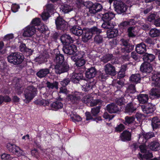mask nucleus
Returning a JSON list of instances; mask_svg holds the SVG:
<instances>
[{
	"label": "nucleus",
	"mask_w": 160,
	"mask_h": 160,
	"mask_svg": "<svg viewBox=\"0 0 160 160\" xmlns=\"http://www.w3.org/2000/svg\"><path fill=\"white\" fill-rule=\"evenodd\" d=\"M151 126L153 130L155 131L160 128V119L158 116L151 118Z\"/></svg>",
	"instance_id": "aec40b11"
},
{
	"label": "nucleus",
	"mask_w": 160,
	"mask_h": 160,
	"mask_svg": "<svg viewBox=\"0 0 160 160\" xmlns=\"http://www.w3.org/2000/svg\"><path fill=\"white\" fill-rule=\"evenodd\" d=\"M114 86L117 88L118 90H120L124 86V82L120 79L117 80L113 83Z\"/></svg>",
	"instance_id": "5fc2aeb1"
},
{
	"label": "nucleus",
	"mask_w": 160,
	"mask_h": 160,
	"mask_svg": "<svg viewBox=\"0 0 160 160\" xmlns=\"http://www.w3.org/2000/svg\"><path fill=\"white\" fill-rule=\"evenodd\" d=\"M150 94L151 98L156 99L160 98V89L156 88H152L151 90Z\"/></svg>",
	"instance_id": "2f4dec72"
},
{
	"label": "nucleus",
	"mask_w": 160,
	"mask_h": 160,
	"mask_svg": "<svg viewBox=\"0 0 160 160\" xmlns=\"http://www.w3.org/2000/svg\"><path fill=\"white\" fill-rule=\"evenodd\" d=\"M135 20L131 19L127 21H124L121 22L118 25L119 28L122 32L126 30L129 26H132L135 24Z\"/></svg>",
	"instance_id": "f8f14e48"
},
{
	"label": "nucleus",
	"mask_w": 160,
	"mask_h": 160,
	"mask_svg": "<svg viewBox=\"0 0 160 160\" xmlns=\"http://www.w3.org/2000/svg\"><path fill=\"white\" fill-rule=\"evenodd\" d=\"M155 56L151 53H145L143 55L142 59L144 62L150 63L153 62L155 59Z\"/></svg>",
	"instance_id": "7c9ffc66"
},
{
	"label": "nucleus",
	"mask_w": 160,
	"mask_h": 160,
	"mask_svg": "<svg viewBox=\"0 0 160 160\" xmlns=\"http://www.w3.org/2000/svg\"><path fill=\"white\" fill-rule=\"evenodd\" d=\"M69 69V65L66 62H62V64H55L54 65V71L55 73L57 74L67 72Z\"/></svg>",
	"instance_id": "39448f33"
},
{
	"label": "nucleus",
	"mask_w": 160,
	"mask_h": 160,
	"mask_svg": "<svg viewBox=\"0 0 160 160\" xmlns=\"http://www.w3.org/2000/svg\"><path fill=\"white\" fill-rule=\"evenodd\" d=\"M126 68V65H123L121 67L120 71L118 72L117 76L118 78L120 79L121 78H122L125 77Z\"/></svg>",
	"instance_id": "de8ad7c7"
},
{
	"label": "nucleus",
	"mask_w": 160,
	"mask_h": 160,
	"mask_svg": "<svg viewBox=\"0 0 160 160\" xmlns=\"http://www.w3.org/2000/svg\"><path fill=\"white\" fill-rule=\"evenodd\" d=\"M141 107L143 112L147 114L152 113L156 109L155 105L150 103L142 105Z\"/></svg>",
	"instance_id": "1a4fd4ad"
},
{
	"label": "nucleus",
	"mask_w": 160,
	"mask_h": 160,
	"mask_svg": "<svg viewBox=\"0 0 160 160\" xmlns=\"http://www.w3.org/2000/svg\"><path fill=\"white\" fill-rule=\"evenodd\" d=\"M101 19L102 21L111 22V20L115 17V14L112 12L105 11L101 13Z\"/></svg>",
	"instance_id": "9b49d317"
},
{
	"label": "nucleus",
	"mask_w": 160,
	"mask_h": 160,
	"mask_svg": "<svg viewBox=\"0 0 160 160\" xmlns=\"http://www.w3.org/2000/svg\"><path fill=\"white\" fill-rule=\"evenodd\" d=\"M136 91L135 85L132 84L129 85L125 91V92L128 94L127 96V98H128L129 97L130 98L132 96V94L135 92Z\"/></svg>",
	"instance_id": "f704fd0d"
},
{
	"label": "nucleus",
	"mask_w": 160,
	"mask_h": 160,
	"mask_svg": "<svg viewBox=\"0 0 160 160\" xmlns=\"http://www.w3.org/2000/svg\"><path fill=\"white\" fill-rule=\"evenodd\" d=\"M85 116L86 117V120L88 121L91 120L92 121H96L97 122L98 121H100L102 120V118L101 116H98L95 118L92 117V115L90 112H86L85 113Z\"/></svg>",
	"instance_id": "4c0bfd02"
},
{
	"label": "nucleus",
	"mask_w": 160,
	"mask_h": 160,
	"mask_svg": "<svg viewBox=\"0 0 160 160\" xmlns=\"http://www.w3.org/2000/svg\"><path fill=\"white\" fill-rule=\"evenodd\" d=\"M113 4L115 11L119 14L125 12L127 10V6L121 0H115Z\"/></svg>",
	"instance_id": "20e7f679"
},
{
	"label": "nucleus",
	"mask_w": 160,
	"mask_h": 160,
	"mask_svg": "<svg viewBox=\"0 0 160 160\" xmlns=\"http://www.w3.org/2000/svg\"><path fill=\"white\" fill-rule=\"evenodd\" d=\"M135 50L138 53L140 54H144L147 51L146 46L143 42H141L137 44Z\"/></svg>",
	"instance_id": "393cba45"
},
{
	"label": "nucleus",
	"mask_w": 160,
	"mask_h": 160,
	"mask_svg": "<svg viewBox=\"0 0 160 160\" xmlns=\"http://www.w3.org/2000/svg\"><path fill=\"white\" fill-rule=\"evenodd\" d=\"M101 107L100 106H96L92 108L91 110L92 115L93 117H96L100 112Z\"/></svg>",
	"instance_id": "13d9d810"
},
{
	"label": "nucleus",
	"mask_w": 160,
	"mask_h": 160,
	"mask_svg": "<svg viewBox=\"0 0 160 160\" xmlns=\"http://www.w3.org/2000/svg\"><path fill=\"white\" fill-rule=\"evenodd\" d=\"M135 118L133 116H126L125 118V121L123 123L125 125H129L133 123L135 121Z\"/></svg>",
	"instance_id": "864d4df0"
},
{
	"label": "nucleus",
	"mask_w": 160,
	"mask_h": 160,
	"mask_svg": "<svg viewBox=\"0 0 160 160\" xmlns=\"http://www.w3.org/2000/svg\"><path fill=\"white\" fill-rule=\"evenodd\" d=\"M107 35L109 38L116 37L119 35L118 31L117 29L111 28L107 30Z\"/></svg>",
	"instance_id": "c756f323"
},
{
	"label": "nucleus",
	"mask_w": 160,
	"mask_h": 160,
	"mask_svg": "<svg viewBox=\"0 0 160 160\" xmlns=\"http://www.w3.org/2000/svg\"><path fill=\"white\" fill-rule=\"evenodd\" d=\"M104 71L108 75L114 76L116 74L115 68L112 64L108 63L105 66Z\"/></svg>",
	"instance_id": "a211bd4d"
},
{
	"label": "nucleus",
	"mask_w": 160,
	"mask_h": 160,
	"mask_svg": "<svg viewBox=\"0 0 160 160\" xmlns=\"http://www.w3.org/2000/svg\"><path fill=\"white\" fill-rule=\"evenodd\" d=\"M121 45L123 47L121 49V52L125 54L129 53L134 49V45L128 39L123 38L121 40Z\"/></svg>",
	"instance_id": "7ed1b4c3"
},
{
	"label": "nucleus",
	"mask_w": 160,
	"mask_h": 160,
	"mask_svg": "<svg viewBox=\"0 0 160 160\" xmlns=\"http://www.w3.org/2000/svg\"><path fill=\"white\" fill-rule=\"evenodd\" d=\"M116 132H120L124 130L125 129V126L122 123H120L115 128Z\"/></svg>",
	"instance_id": "338daca9"
},
{
	"label": "nucleus",
	"mask_w": 160,
	"mask_h": 160,
	"mask_svg": "<svg viewBox=\"0 0 160 160\" xmlns=\"http://www.w3.org/2000/svg\"><path fill=\"white\" fill-rule=\"evenodd\" d=\"M142 135V137H139L138 141L141 142V140H142V142L143 143H146L148 139L155 137L154 133L152 132H148L143 133Z\"/></svg>",
	"instance_id": "412c9836"
},
{
	"label": "nucleus",
	"mask_w": 160,
	"mask_h": 160,
	"mask_svg": "<svg viewBox=\"0 0 160 160\" xmlns=\"http://www.w3.org/2000/svg\"><path fill=\"white\" fill-rule=\"evenodd\" d=\"M12 101L11 98L8 95L2 96L0 95V105L4 102L5 103H10Z\"/></svg>",
	"instance_id": "a18cd8bd"
},
{
	"label": "nucleus",
	"mask_w": 160,
	"mask_h": 160,
	"mask_svg": "<svg viewBox=\"0 0 160 160\" xmlns=\"http://www.w3.org/2000/svg\"><path fill=\"white\" fill-rule=\"evenodd\" d=\"M92 35L88 28H84V32L82 35V41L84 42H88L92 38Z\"/></svg>",
	"instance_id": "4be33fe9"
},
{
	"label": "nucleus",
	"mask_w": 160,
	"mask_h": 160,
	"mask_svg": "<svg viewBox=\"0 0 160 160\" xmlns=\"http://www.w3.org/2000/svg\"><path fill=\"white\" fill-rule=\"evenodd\" d=\"M49 73V69L45 68L40 69L37 72L36 75L39 78H42L45 77Z\"/></svg>",
	"instance_id": "473e14b6"
},
{
	"label": "nucleus",
	"mask_w": 160,
	"mask_h": 160,
	"mask_svg": "<svg viewBox=\"0 0 160 160\" xmlns=\"http://www.w3.org/2000/svg\"><path fill=\"white\" fill-rule=\"evenodd\" d=\"M47 87L49 90L55 89L57 90L58 88V82L56 81H53V82L48 81L46 83Z\"/></svg>",
	"instance_id": "58836bf2"
},
{
	"label": "nucleus",
	"mask_w": 160,
	"mask_h": 160,
	"mask_svg": "<svg viewBox=\"0 0 160 160\" xmlns=\"http://www.w3.org/2000/svg\"><path fill=\"white\" fill-rule=\"evenodd\" d=\"M75 62L76 66L78 67H80L83 66L86 63V60L83 58L74 61Z\"/></svg>",
	"instance_id": "e2e57ef3"
},
{
	"label": "nucleus",
	"mask_w": 160,
	"mask_h": 160,
	"mask_svg": "<svg viewBox=\"0 0 160 160\" xmlns=\"http://www.w3.org/2000/svg\"><path fill=\"white\" fill-rule=\"evenodd\" d=\"M37 90L33 86H29L27 87L24 91V95L25 99L24 102L28 103L32 100L37 94Z\"/></svg>",
	"instance_id": "f03ea898"
},
{
	"label": "nucleus",
	"mask_w": 160,
	"mask_h": 160,
	"mask_svg": "<svg viewBox=\"0 0 160 160\" xmlns=\"http://www.w3.org/2000/svg\"><path fill=\"white\" fill-rule=\"evenodd\" d=\"M101 27L104 29H107L108 30L112 28V25L110 22L107 21H103Z\"/></svg>",
	"instance_id": "052dcab7"
},
{
	"label": "nucleus",
	"mask_w": 160,
	"mask_h": 160,
	"mask_svg": "<svg viewBox=\"0 0 160 160\" xmlns=\"http://www.w3.org/2000/svg\"><path fill=\"white\" fill-rule=\"evenodd\" d=\"M62 50L64 53L73 55L77 50V47L76 45L73 44L66 45L63 46Z\"/></svg>",
	"instance_id": "9d476101"
},
{
	"label": "nucleus",
	"mask_w": 160,
	"mask_h": 160,
	"mask_svg": "<svg viewBox=\"0 0 160 160\" xmlns=\"http://www.w3.org/2000/svg\"><path fill=\"white\" fill-rule=\"evenodd\" d=\"M83 74L81 73H73L70 78L71 81L75 84L79 83L80 82L84 79Z\"/></svg>",
	"instance_id": "dca6fc26"
},
{
	"label": "nucleus",
	"mask_w": 160,
	"mask_h": 160,
	"mask_svg": "<svg viewBox=\"0 0 160 160\" xmlns=\"http://www.w3.org/2000/svg\"><path fill=\"white\" fill-rule=\"evenodd\" d=\"M70 31L75 35L79 36L82 35L84 32V28L82 29L78 26H74L70 29Z\"/></svg>",
	"instance_id": "bb28decb"
},
{
	"label": "nucleus",
	"mask_w": 160,
	"mask_h": 160,
	"mask_svg": "<svg viewBox=\"0 0 160 160\" xmlns=\"http://www.w3.org/2000/svg\"><path fill=\"white\" fill-rule=\"evenodd\" d=\"M50 106L53 110H57L62 108L63 104L59 100H58L51 103L50 104Z\"/></svg>",
	"instance_id": "72a5a7b5"
},
{
	"label": "nucleus",
	"mask_w": 160,
	"mask_h": 160,
	"mask_svg": "<svg viewBox=\"0 0 160 160\" xmlns=\"http://www.w3.org/2000/svg\"><path fill=\"white\" fill-rule=\"evenodd\" d=\"M127 97L125 96V97H122L121 98H118L116 101V105H119L120 107L122 105H124L125 103L127 102V101H126L124 98Z\"/></svg>",
	"instance_id": "bf43d9fd"
},
{
	"label": "nucleus",
	"mask_w": 160,
	"mask_h": 160,
	"mask_svg": "<svg viewBox=\"0 0 160 160\" xmlns=\"http://www.w3.org/2000/svg\"><path fill=\"white\" fill-rule=\"evenodd\" d=\"M41 21L39 18H37L33 19L32 21L31 24V25L34 26H38L40 25Z\"/></svg>",
	"instance_id": "774afa93"
},
{
	"label": "nucleus",
	"mask_w": 160,
	"mask_h": 160,
	"mask_svg": "<svg viewBox=\"0 0 160 160\" xmlns=\"http://www.w3.org/2000/svg\"><path fill=\"white\" fill-rule=\"evenodd\" d=\"M140 70L142 73L148 74L152 72V68L150 63L144 62L141 65Z\"/></svg>",
	"instance_id": "2eb2a0df"
},
{
	"label": "nucleus",
	"mask_w": 160,
	"mask_h": 160,
	"mask_svg": "<svg viewBox=\"0 0 160 160\" xmlns=\"http://www.w3.org/2000/svg\"><path fill=\"white\" fill-rule=\"evenodd\" d=\"M94 41L96 44L101 45L104 42L103 36L100 34L95 35L94 38Z\"/></svg>",
	"instance_id": "c03bdc74"
},
{
	"label": "nucleus",
	"mask_w": 160,
	"mask_h": 160,
	"mask_svg": "<svg viewBox=\"0 0 160 160\" xmlns=\"http://www.w3.org/2000/svg\"><path fill=\"white\" fill-rule=\"evenodd\" d=\"M6 148L7 150L10 152L16 154L19 152L20 148L18 146L15 145L11 143H8L6 145Z\"/></svg>",
	"instance_id": "a878e982"
},
{
	"label": "nucleus",
	"mask_w": 160,
	"mask_h": 160,
	"mask_svg": "<svg viewBox=\"0 0 160 160\" xmlns=\"http://www.w3.org/2000/svg\"><path fill=\"white\" fill-rule=\"evenodd\" d=\"M94 84L93 82H87L85 84L82 86V90L85 92H87L92 89Z\"/></svg>",
	"instance_id": "79ce46f5"
},
{
	"label": "nucleus",
	"mask_w": 160,
	"mask_h": 160,
	"mask_svg": "<svg viewBox=\"0 0 160 160\" xmlns=\"http://www.w3.org/2000/svg\"><path fill=\"white\" fill-rule=\"evenodd\" d=\"M88 29L92 36L95 34L96 35L99 34L102 32V30L98 28V27L96 26H93L89 28H88Z\"/></svg>",
	"instance_id": "3c124183"
},
{
	"label": "nucleus",
	"mask_w": 160,
	"mask_h": 160,
	"mask_svg": "<svg viewBox=\"0 0 160 160\" xmlns=\"http://www.w3.org/2000/svg\"><path fill=\"white\" fill-rule=\"evenodd\" d=\"M137 107L136 105L132 102L127 104L125 109V112L126 113L130 114L135 111L137 109Z\"/></svg>",
	"instance_id": "c85d7f7f"
},
{
	"label": "nucleus",
	"mask_w": 160,
	"mask_h": 160,
	"mask_svg": "<svg viewBox=\"0 0 160 160\" xmlns=\"http://www.w3.org/2000/svg\"><path fill=\"white\" fill-rule=\"evenodd\" d=\"M141 78L139 74H133L130 77L129 80L131 82L137 83L140 82Z\"/></svg>",
	"instance_id": "37998d69"
},
{
	"label": "nucleus",
	"mask_w": 160,
	"mask_h": 160,
	"mask_svg": "<svg viewBox=\"0 0 160 160\" xmlns=\"http://www.w3.org/2000/svg\"><path fill=\"white\" fill-rule=\"evenodd\" d=\"M46 10L47 12H48L50 14H52L54 10V5L52 4H48L46 5Z\"/></svg>",
	"instance_id": "0e129e2a"
},
{
	"label": "nucleus",
	"mask_w": 160,
	"mask_h": 160,
	"mask_svg": "<svg viewBox=\"0 0 160 160\" xmlns=\"http://www.w3.org/2000/svg\"><path fill=\"white\" fill-rule=\"evenodd\" d=\"M149 35L152 38L158 37L160 36V30L156 28H152L149 30Z\"/></svg>",
	"instance_id": "ea45409f"
},
{
	"label": "nucleus",
	"mask_w": 160,
	"mask_h": 160,
	"mask_svg": "<svg viewBox=\"0 0 160 160\" xmlns=\"http://www.w3.org/2000/svg\"><path fill=\"white\" fill-rule=\"evenodd\" d=\"M53 61L56 64H62V63L65 62L63 55L61 54L59 51L57 52L55 54V57Z\"/></svg>",
	"instance_id": "cd10ccee"
},
{
	"label": "nucleus",
	"mask_w": 160,
	"mask_h": 160,
	"mask_svg": "<svg viewBox=\"0 0 160 160\" xmlns=\"http://www.w3.org/2000/svg\"><path fill=\"white\" fill-rule=\"evenodd\" d=\"M121 107L119 108L114 103H112L107 105L106 109L110 113H116L121 110Z\"/></svg>",
	"instance_id": "6ab92c4d"
},
{
	"label": "nucleus",
	"mask_w": 160,
	"mask_h": 160,
	"mask_svg": "<svg viewBox=\"0 0 160 160\" xmlns=\"http://www.w3.org/2000/svg\"><path fill=\"white\" fill-rule=\"evenodd\" d=\"M74 53V55L71 57V60L73 61H76L77 60L83 58L84 56L85 55L84 52L81 51L77 52L76 51Z\"/></svg>",
	"instance_id": "c9c22d12"
},
{
	"label": "nucleus",
	"mask_w": 160,
	"mask_h": 160,
	"mask_svg": "<svg viewBox=\"0 0 160 160\" xmlns=\"http://www.w3.org/2000/svg\"><path fill=\"white\" fill-rule=\"evenodd\" d=\"M137 99L140 103L144 104L148 101V95L147 94H140L138 96Z\"/></svg>",
	"instance_id": "a19ab883"
},
{
	"label": "nucleus",
	"mask_w": 160,
	"mask_h": 160,
	"mask_svg": "<svg viewBox=\"0 0 160 160\" xmlns=\"http://www.w3.org/2000/svg\"><path fill=\"white\" fill-rule=\"evenodd\" d=\"M61 9L64 13H66L72 11L73 8L71 6L67 4H64L61 5Z\"/></svg>",
	"instance_id": "09e8293b"
},
{
	"label": "nucleus",
	"mask_w": 160,
	"mask_h": 160,
	"mask_svg": "<svg viewBox=\"0 0 160 160\" xmlns=\"http://www.w3.org/2000/svg\"><path fill=\"white\" fill-rule=\"evenodd\" d=\"M149 146L151 150L155 151H158L160 149V144L156 141L151 142L149 145Z\"/></svg>",
	"instance_id": "e433bc0d"
},
{
	"label": "nucleus",
	"mask_w": 160,
	"mask_h": 160,
	"mask_svg": "<svg viewBox=\"0 0 160 160\" xmlns=\"http://www.w3.org/2000/svg\"><path fill=\"white\" fill-rule=\"evenodd\" d=\"M138 142L139 143L142 144L141 145H140L139 146V148L140 149L141 152L142 153H146L147 152V150L146 148V143H143L142 142V140H141V142H140L138 141Z\"/></svg>",
	"instance_id": "69168bd1"
},
{
	"label": "nucleus",
	"mask_w": 160,
	"mask_h": 160,
	"mask_svg": "<svg viewBox=\"0 0 160 160\" xmlns=\"http://www.w3.org/2000/svg\"><path fill=\"white\" fill-rule=\"evenodd\" d=\"M97 73L94 67L92 66L89 68L85 69V76L88 78L90 79L94 77Z\"/></svg>",
	"instance_id": "f3484780"
},
{
	"label": "nucleus",
	"mask_w": 160,
	"mask_h": 160,
	"mask_svg": "<svg viewBox=\"0 0 160 160\" xmlns=\"http://www.w3.org/2000/svg\"><path fill=\"white\" fill-rule=\"evenodd\" d=\"M60 41L63 46L67 45L73 43V39L70 35L68 34H63L60 38Z\"/></svg>",
	"instance_id": "ddd939ff"
},
{
	"label": "nucleus",
	"mask_w": 160,
	"mask_h": 160,
	"mask_svg": "<svg viewBox=\"0 0 160 160\" xmlns=\"http://www.w3.org/2000/svg\"><path fill=\"white\" fill-rule=\"evenodd\" d=\"M67 99L72 104L77 105L80 101V94L79 92H74L72 94H69L67 96Z\"/></svg>",
	"instance_id": "6e6552de"
},
{
	"label": "nucleus",
	"mask_w": 160,
	"mask_h": 160,
	"mask_svg": "<svg viewBox=\"0 0 160 160\" xmlns=\"http://www.w3.org/2000/svg\"><path fill=\"white\" fill-rule=\"evenodd\" d=\"M34 103L36 105L44 106H48L49 104V102L48 100L43 99L42 100L37 99L34 101Z\"/></svg>",
	"instance_id": "8fccbe9b"
},
{
	"label": "nucleus",
	"mask_w": 160,
	"mask_h": 160,
	"mask_svg": "<svg viewBox=\"0 0 160 160\" xmlns=\"http://www.w3.org/2000/svg\"><path fill=\"white\" fill-rule=\"evenodd\" d=\"M113 57V55L112 54H106L103 56L102 58L101 61L105 63H107L111 60Z\"/></svg>",
	"instance_id": "603ef678"
},
{
	"label": "nucleus",
	"mask_w": 160,
	"mask_h": 160,
	"mask_svg": "<svg viewBox=\"0 0 160 160\" xmlns=\"http://www.w3.org/2000/svg\"><path fill=\"white\" fill-rule=\"evenodd\" d=\"M88 5H87V8L88 9L89 13L94 14L97 12L100 11L102 9V5L99 3H95L93 4L92 2H89Z\"/></svg>",
	"instance_id": "0eeeda50"
},
{
	"label": "nucleus",
	"mask_w": 160,
	"mask_h": 160,
	"mask_svg": "<svg viewBox=\"0 0 160 160\" xmlns=\"http://www.w3.org/2000/svg\"><path fill=\"white\" fill-rule=\"evenodd\" d=\"M36 29L34 26L28 25L25 28L23 35L25 37H31L35 33Z\"/></svg>",
	"instance_id": "4468645a"
},
{
	"label": "nucleus",
	"mask_w": 160,
	"mask_h": 160,
	"mask_svg": "<svg viewBox=\"0 0 160 160\" xmlns=\"http://www.w3.org/2000/svg\"><path fill=\"white\" fill-rule=\"evenodd\" d=\"M19 48L21 52L27 56L31 55L33 51L31 49L27 48L26 44L23 43H21Z\"/></svg>",
	"instance_id": "5701e85b"
},
{
	"label": "nucleus",
	"mask_w": 160,
	"mask_h": 160,
	"mask_svg": "<svg viewBox=\"0 0 160 160\" xmlns=\"http://www.w3.org/2000/svg\"><path fill=\"white\" fill-rule=\"evenodd\" d=\"M98 79L102 81H103L104 79H105L108 76V74L105 71H103L102 72L99 71L98 72Z\"/></svg>",
	"instance_id": "6e6d98bb"
},
{
	"label": "nucleus",
	"mask_w": 160,
	"mask_h": 160,
	"mask_svg": "<svg viewBox=\"0 0 160 160\" xmlns=\"http://www.w3.org/2000/svg\"><path fill=\"white\" fill-rule=\"evenodd\" d=\"M156 40L155 39L149 37L147 38L144 40L145 42L150 46L154 45L156 43Z\"/></svg>",
	"instance_id": "4d7b16f0"
},
{
	"label": "nucleus",
	"mask_w": 160,
	"mask_h": 160,
	"mask_svg": "<svg viewBox=\"0 0 160 160\" xmlns=\"http://www.w3.org/2000/svg\"><path fill=\"white\" fill-rule=\"evenodd\" d=\"M24 57L23 54L20 52H12L7 57L8 61L15 65H19L18 67L22 69L27 65L26 62L24 61Z\"/></svg>",
	"instance_id": "f257e3e1"
},
{
	"label": "nucleus",
	"mask_w": 160,
	"mask_h": 160,
	"mask_svg": "<svg viewBox=\"0 0 160 160\" xmlns=\"http://www.w3.org/2000/svg\"><path fill=\"white\" fill-rule=\"evenodd\" d=\"M70 117L72 121L75 122H80L82 120V118L80 116L75 112H72Z\"/></svg>",
	"instance_id": "49530a36"
},
{
	"label": "nucleus",
	"mask_w": 160,
	"mask_h": 160,
	"mask_svg": "<svg viewBox=\"0 0 160 160\" xmlns=\"http://www.w3.org/2000/svg\"><path fill=\"white\" fill-rule=\"evenodd\" d=\"M131 133L127 130L124 131L120 134V138L123 142L129 141L131 139Z\"/></svg>",
	"instance_id": "b1692460"
},
{
	"label": "nucleus",
	"mask_w": 160,
	"mask_h": 160,
	"mask_svg": "<svg viewBox=\"0 0 160 160\" xmlns=\"http://www.w3.org/2000/svg\"><path fill=\"white\" fill-rule=\"evenodd\" d=\"M71 81L70 78H65L62 80L60 82V84L63 87H66L70 84Z\"/></svg>",
	"instance_id": "680f3d73"
},
{
	"label": "nucleus",
	"mask_w": 160,
	"mask_h": 160,
	"mask_svg": "<svg viewBox=\"0 0 160 160\" xmlns=\"http://www.w3.org/2000/svg\"><path fill=\"white\" fill-rule=\"evenodd\" d=\"M55 23L58 30H60L64 32L67 28V22L60 16L56 19Z\"/></svg>",
	"instance_id": "423d86ee"
}]
</instances>
